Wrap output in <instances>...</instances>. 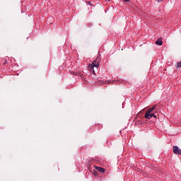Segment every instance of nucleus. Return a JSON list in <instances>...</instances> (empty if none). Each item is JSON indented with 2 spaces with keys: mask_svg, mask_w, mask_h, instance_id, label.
<instances>
[{
  "mask_svg": "<svg viewBox=\"0 0 181 181\" xmlns=\"http://www.w3.org/2000/svg\"><path fill=\"white\" fill-rule=\"evenodd\" d=\"M124 2H129L130 0H123Z\"/></svg>",
  "mask_w": 181,
  "mask_h": 181,
  "instance_id": "nucleus-10",
  "label": "nucleus"
},
{
  "mask_svg": "<svg viewBox=\"0 0 181 181\" xmlns=\"http://www.w3.org/2000/svg\"><path fill=\"white\" fill-rule=\"evenodd\" d=\"M94 67H95V66L93 64H90L88 65V69H89V70H90V71H91V70H94Z\"/></svg>",
  "mask_w": 181,
  "mask_h": 181,
  "instance_id": "nucleus-6",
  "label": "nucleus"
},
{
  "mask_svg": "<svg viewBox=\"0 0 181 181\" xmlns=\"http://www.w3.org/2000/svg\"><path fill=\"white\" fill-rule=\"evenodd\" d=\"M105 1H110V0H105Z\"/></svg>",
  "mask_w": 181,
  "mask_h": 181,
  "instance_id": "nucleus-13",
  "label": "nucleus"
},
{
  "mask_svg": "<svg viewBox=\"0 0 181 181\" xmlns=\"http://www.w3.org/2000/svg\"><path fill=\"white\" fill-rule=\"evenodd\" d=\"M156 1H157V2H162V1H163V0H156Z\"/></svg>",
  "mask_w": 181,
  "mask_h": 181,
  "instance_id": "nucleus-9",
  "label": "nucleus"
},
{
  "mask_svg": "<svg viewBox=\"0 0 181 181\" xmlns=\"http://www.w3.org/2000/svg\"><path fill=\"white\" fill-rule=\"evenodd\" d=\"M93 174L95 175H97V171H94L93 172Z\"/></svg>",
  "mask_w": 181,
  "mask_h": 181,
  "instance_id": "nucleus-11",
  "label": "nucleus"
},
{
  "mask_svg": "<svg viewBox=\"0 0 181 181\" xmlns=\"http://www.w3.org/2000/svg\"><path fill=\"white\" fill-rule=\"evenodd\" d=\"M88 4H91V1H88Z\"/></svg>",
  "mask_w": 181,
  "mask_h": 181,
  "instance_id": "nucleus-12",
  "label": "nucleus"
},
{
  "mask_svg": "<svg viewBox=\"0 0 181 181\" xmlns=\"http://www.w3.org/2000/svg\"><path fill=\"white\" fill-rule=\"evenodd\" d=\"M92 64L94 65L95 67H97V68L100 67V66H97V62L95 60H93Z\"/></svg>",
  "mask_w": 181,
  "mask_h": 181,
  "instance_id": "nucleus-8",
  "label": "nucleus"
},
{
  "mask_svg": "<svg viewBox=\"0 0 181 181\" xmlns=\"http://www.w3.org/2000/svg\"><path fill=\"white\" fill-rule=\"evenodd\" d=\"M94 168L96 170H98V172H100V173H105V169L103 168L102 167H98L97 165H94Z\"/></svg>",
  "mask_w": 181,
  "mask_h": 181,
  "instance_id": "nucleus-3",
  "label": "nucleus"
},
{
  "mask_svg": "<svg viewBox=\"0 0 181 181\" xmlns=\"http://www.w3.org/2000/svg\"><path fill=\"white\" fill-rule=\"evenodd\" d=\"M173 148V153L175 155H181V149L179 148L177 146H174Z\"/></svg>",
  "mask_w": 181,
  "mask_h": 181,
  "instance_id": "nucleus-2",
  "label": "nucleus"
},
{
  "mask_svg": "<svg viewBox=\"0 0 181 181\" xmlns=\"http://www.w3.org/2000/svg\"><path fill=\"white\" fill-rule=\"evenodd\" d=\"M175 67L176 69H180V67H181V62H177Z\"/></svg>",
  "mask_w": 181,
  "mask_h": 181,
  "instance_id": "nucleus-7",
  "label": "nucleus"
},
{
  "mask_svg": "<svg viewBox=\"0 0 181 181\" xmlns=\"http://www.w3.org/2000/svg\"><path fill=\"white\" fill-rule=\"evenodd\" d=\"M157 106L158 105H154L152 107H150L148 109V110L146 112L144 115V117L146 119H151L152 117H153L154 118H156V115H155V114H156Z\"/></svg>",
  "mask_w": 181,
  "mask_h": 181,
  "instance_id": "nucleus-1",
  "label": "nucleus"
},
{
  "mask_svg": "<svg viewBox=\"0 0 181 181\" xmlns=\"http://www.w3.org/2000/svg\"><path fill=\"white\" fill-rule=\"evenodd\" d=\"M95 60L97 62V66H100V63H101V57H97V58Z\"/></svg>",
  "mask_w": 181,
  "mask_h": 181,
  "instance_id": "nucleus-5",
  "label": "nucleus"
},
{
  "mask_svg": "<svg viewBox=\"0 0 181 181\" xmlns=\"http://www.w3.org/2000/svg\"><path fill=\"white\" fill-rule=\"evenodd\" d=\"M156 45H158V46H162V45H163V41H162V38H158L156 41Z\"/></svg>",
  "mask_w": 181,
  "mask_h": 181,
  "instance_id": "nucleus-4",
  "label": "nucleus"
}]
</instances>
